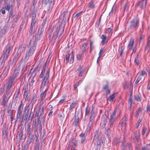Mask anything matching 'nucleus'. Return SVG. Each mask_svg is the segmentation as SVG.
I'll list each match as a JSON object with an SVG mask.
<instances>
[{
    "instance_id": "f257e3e1",
    "label": "nucleus",
    "mask_w": 150,
    "mask_h": 150,
    "mask_svg": "<svg viewBox=\"0 0 150 150\" xmlns=\"http://www.w3.org/2000/svg\"><path fill=\"white\" fill-rule=\"evenodd\" d=\"M37 13L36 10L35 9L33 12H32L30 17L32 18V23H31L30 27V33L31 36H32L34 33L35 31V23L36 21L35 20V19L36 16V14Z\"/></svg>"
},
{
    "instance_id": "f03ea898",
    "label": "nucleus",
    "mask_w": 150,
    "mask_h": 150,
    "mask_svg": "<svg viewBox=\"0 0 150 150\" xmlns=\"http://www.w3.org/2000/svg\"><path fill=\"white\" fill-rule=\"evenodd\" d=\"M11 46H9L8 47L6 50V51H3V53L1 56V58L2 59L1 62V64L4 66V64L6 60L8 58L11 50Z\"/></svg>"
},
{
    "instance_id": "7ed1b4c3",
    "label": "nucleus",
    "mask_w": 150,
    "mask_h": 150,
    "mask_svg": "<svg viewBox=\"0 0 150 150\" xmlns=\"http://www.w3.org/2000/svg\"><path fill=\"white\" fill-rule=\"evenodd\" d=\"M139 20L136 18H134L130 21L129 28L136 30L139 27Z\"/></svg>"
},
{
    "instance_id": "20e7f679",
    "label": "nucleus",
    "mask_w": 150,
    "mask_h": 150,
    "mask_svg": "<svg viewBox=\"0 0 150 150\" xmlns=\"http://www.w3.org/2000/svg\"><path fill=\"white\" fill-rule=\"evenodd\" d=\"M8 127L6 123H4L2 128V136L3 138H6L7 137L8 134Z\"/></svg>"
},
{
    "instance_id": "39448f33",
    "label": "nucleus",
    "mask_w": 150,
    "mask_h": 150,
    "mask_svg": "<svg viewBox=\"0 0 150 150\" xmlns=\"http://www.w3.org/2000/svg\"><path fill=\"white\" fill-rule=\"evenodd\" d=\"M116 111L115 110L112 114L110 116V118L109 120V124L110 127L113 126V123L114 122L115 117Z\"/></svg>"
},
{
    "instance_id": "423d86ee",
    "label": "nucleus",
    "mask_w": 150,
    "mask_h": 150,
    "mask_svg": "<svg viewBox=\"0 0 150 150\" xmlns=\"http://www.w3.org/2000/svg\"><path fill=\"white\" fill-rule=\"evenodd\" d=\"M13 8L11 5H10L9 1H5L4 3V7L2 8L5 9V10L9 11L10 9Z\"/></svg>"
},
{
    "instance_id": "0eeeda50",
    "label": "nucleus",
    "mask_w": 150,
    "mask_h": 150,
    "mask_svg": "<svg viewBox=\"0 0 150 150\" xmlns=\"http://www.w3.org/2000/svg\"><path fill=\"white\" fill-rule=\"evenodd\" d=\"M105 134L106 137H105L106 140H110L111 139V136L110 135L111 132L110 129L108 128H105Z\"/></svg>"
},
{
    "instance_id": "6e6552de",
    "label": "nucleus",
    "mask_w": 150,
    "mask_h": 150,
    "mask_svg": "<svg viewBox=\"0 0 150 150\" xmlns=\"http://www.w3.org/2000/svg\"><path fill=\"white\" fill-rule=\"evenodd\" d=\"M147 3V0H141L137 4L141 8H144L146 7Z\"/></svg>"
},
{
    "instance_id": "1a4fd4ad",
    "label": "nucleus",
    "mask_w": 150,
    "mask_h": 150,
    "mask_svg": "<svg viewBox=\"0 0 150 150\" xmlns=\"http://www.w3.org/2000/svg\"><path fill=\"white\" fill-rule=\"evenodd\" d=\"M105 141H96L94 143V144L96 147V150H97L99 146H100L99 148L101 147L103 148V147L104 144L105 143Z\"/></svg>"
},
{
    "instance_id": "9d476101",
    "label": "nucleus",
    "mask_w": 150,
    "mask_h": 150,
    "mask_svg": "<svg viewBox=\"0 0 150 150\" xmlns=\"http://www.w3.org/2000/svg\"><path fill=\"white\" fill-rule=\"evenodd\" d=\"M54 0H45L44 3L45 5L47 4L48 5V8H52L54 4Z\"/></svg>"
},
{
    "instance_id": "9b49d317",
    "label": "nucleus",
    "mask_w": 150,
    "mask_h": 150,
    "mask_svg": "<svg viewBox=\"0 0 150 150\" xmlns=\"http://www.w3.org/2000/svg\"><path fill=\"white\" fill-rule=\"evenodd\" d=\"M27 108L25 110V113L23 115V120H25V122H27L28 121V120L27 119L28 117V106L26 107Z\"/></svg>"
},
{
    "instance_id": "f8f14e48",
    "label": "nucleus",
    "mask_w": 150,
    "mask_h": 150,
    "mask_svg": "<svg viewBox=\"0 0 150 150\" xmlns=\"http://www.w3.org/2000/svg\"><path fill=\"white\" fill-rule=\"evenodd\" d=\"M100 132L99 130H97L94 133V137L93 141H99L100 139Z\"/></svg>"
},
{
    "instance_id": "ddd939ff",
    "label": "nucleus",
    "mask_w": 150,
    "mask_h": 150,
    "mask_svg": "<svg viewBox=\"0 0 150 150\" xmlns=\"http://www.w3.org/2000/svg\"><path fill=\"white\" fill-rule=\"evenodd\" d=\"M44 111V108L42 106V105H41L39 107V108L38 111V113L40 114V115L39 117V120L40 119H41L42 117Z\"/></svg>"
},
{
    "instance_id": "4468645a",
    "label": "nucleus",
    "mask_w": 150,
    "mask_h": 150,
    "mask_svg": "<svg viewBox=\"0 0 150 150\" xmlns=\"http://www.w3.org/2000/svg\"><path fill=\"white\" fill-rule=\"evenodd\" d=\"M134 40L133 39L131 38L129 40V43L128 45L127 48L129 50H133V44ZM134 50H133V51Z\"/></svg>"
},
{
    "instance_id": "2eb2a0df",
    "label": "nucleus",
    "mask_w": 150,
    "mask_h": 150,
    "mask_svg": "<svg viewBox=\"0 0 150 150\" xmlns=\"http://www.w3.org/2000/svg\"><path fill=\"white\" fill-rule=\"evenodd\" d=\"M101 38L102 39L101 41V43L102 45H103L105 43H107L108 39L107 38L106 36L104 35H102L101 37Z\"/></svg>"
},
{
    "instance_id": "dca6fc26",
    "label": "nucleus",
    "mask_w": 150,
    "mask_h": 150,
    "mask_svg": "<svg viewBox=\"0 0 150 150\" xmlns=\"http://www.w3.org/2000/svg\"><path fill=\"white\" fill-rule=\"evenodd\" d=\"M10 66L9 65L5 67V69L4 70V71L1 74V77L2 76H4V77L6 75L9 69Z\"/></svg>"
},
{
    "instance_id": "f3484780",
    "label": "nucleus",
    "mask_w": 150,
    "mask_h": 150,
    "mask_svg": "<svg viewBox=\"0 0 150 150\" xmlns=\"http://www.w3.org/2000/svg\"><path fill=\"white\" fill-rule=\"evenodd\" d=\"M3 100L1 102V104L5 106L6 105L8 102V99L7 98V96L6 95L4 94L3 96Z\"/></svg>"
},
{
    "instance_id": "a211bd4d",
    "label": "nucleus",
    "mask_w": 150,
    "mask_h": 150,
    "mask_svg": "<svg viewBox=\"0 0 150 150\" xmlns=\"http://www.w3.org/2000/svg\"><path fill=\"white\" fill-rule=\"evenodd\" d=\"M28 86V85H27ZM28 88L27 86L24 88V91L23 94V96H26L25 101H27L28 100Z\"/></svg>"
},
{
    "instance_id": "6ab92c4d",
    "label": "nucleus",
    "mask_w": 150,
    "mask_h": 150,
    "mask_svg": "<svg viewBox=\"0 0 150 150\" xmlns=\"http://www.w3.org/2000/svg\"><path fill=\"white\" fill-rule=\"evenodd\" d=\"M85 72V70L82 68H80L79 70L78 76L79 77H81L83 75Z\"/></svg>"
},
{
    "instance_id": "aec40b11",
    "label": "nucleus",
    "mask_w": 150,
    "mask_h": 150,
    "mask_svg": "<svg viewBox=\"0 0 150 150\" xmlns=\"http://www.w3.org/2000/svg\"><path fill=\"white\" fill-rule=\"evenodd\" d=\"M140 135L139 133L136 132L134 135L133 137V139L134 141L139 140Z\"/></svg>"
},
{
    "instance_id": "412c9836",
    "label": "nucleus",
    "mask_w": 150,
    "mask_h": 150,
    "mask_svg": "<svg viewBox=\"0 0 150 150\" xmlns=\"http://www.w3.org/2000/svg\"><path fill=\"white\" fill-rule=\"evenodd\" d=\"M9 12V14L8 15V20H9L10 18H12L14 16V15L13 14V9L12 8L10 9Z\"/></svg>"
},
{
    "instance_id": "4be33fe9",
    "label": "nucleus",
    "mask_w": 150,
    "mask_h": 150,
    "mask_svg": "<svg viewBox=\"0 0 150 150\" xmlns=\"http://www.w3.org/2000/svg\"><path fill=\"white\" fill-rule=\"evenodd\" d=\"M109 85L107 84L106 85L104 86L103 88V90H106V92H107V94H109L110 93V90L109 89Z\"/></svg>"
},
{
    "instance_id": "5701e85b",
    "label": "nucleus",
    "mask_w": 150,
    "mask_h": 150,
    "mask_svg": "<svg viewBox=\"0 0 150 150\" xmlns=\"http://www.w3.org/2000/svg\"><path fill=\"white\" fill-rule=\"evenodd\" d=\"M91 123H90V122H89L88 123L86 130V134H87L89 133L91 129Z\"/></svg>"
},
{
    "instance_id": "b1692460",
    "label": "nucleus",
    "mask_w": 150,
    "mask_h": 150,
    "mask_svg": "<svg viewBox=\"0 0 150 150\" xmlns=\"http://www.w3.org/2000/svg\"><path fill=\"white\" fill-rule=\"evenodd\" d=\"M35 47H30L29 50V55L31 56L33 54L35 49Z\"/></svg>"
},
{
    "instance_id": "393cba45",
    "label": "nucleus",
    "mask_w": 150,
    "mask_h": 150,
    "mask_svg": "<svg viewBox=\"0 0 150 150\" xmlns=\"http://www.w3.org/2000/svg\"><path fill=\"white\" fill-rule=\"evenodd\" d=\"M88 43H84L82 45V47L81 48V50L82 52L83 53L86 51V48L88 45Z\"/></svg>"
},
{
    "instance_id": "a878e982",
    "label": "nucleus",
    "mask_w": 150,
    "mask_h": 150,
    "mask_svg": "<svg viewBox=\"0 0 150 150\" xmlns=\"http://www.w3.org/2000/svg\"><path fill=\"white\" fill-rule=\"evenodd\" d=\"M49 71H47L46 74L45 76L44 77V79L43 80V81H45L46 82H47L49 78Z\"/></svg>"
},
{
    "instance_id": "bb28decb",
    "label": "nucleus",
    "mask_w": 150,
    "mask_h": 150,
    "mask_svg": "<svg viewBox=\"0 0 150 150\" xmlns=\"http://www.w3.org/2000/svg\"><path fill=\"white\" fill-rule=\"evenodd\" d=\"M60 29V25H58L57 27V28L56 29V31L55 32V38H57L58 37V33H59V31Z\"/></svg>"
},
{
    "instance_id": "cd10ccee",
    "label": "nucleus",
    "mask_w": 150,
    "mask_h": 150,
    "mask_svg": "<svg viewBox=\"0 0 150 150\" xmlns=\"http://www.w3.org/2000/svg\"><path fill=\"white\" fill-rule=\"evenodd\" d=\"M75 125H78L79 120V117H78V115H75L74 116Z\"/></svg>"
},
{
    "instance_id": "c85d7f7f",
    "label": "nucleus",
    "mask_w": 150,
    "mask_h": 150,
    "mask_svg": "<svg viewBox=\"0 0 150 150\" xmlns=\"http://www.w3.org/2000/svg\"><path fill=\"white\" fill-rule=\"evenodd\" d=\"M79 136L81 138V141H85L86 140L87 134L85 135L84 134L82 133Z\"/></svg>"
},
{
    "instance_id": "c756f323",
    "label": "nucleus",
    "mask_w": 150,
    "mask_h": 150,
    "mask_svg": "<svg viewBox=\"0 0 150 150\" xmlns=\"http://www.w3.org/2000/svg\"><path fill=\"white\" fill-rule=\"evenodd\" d=\"M88 8H93L95 7V5L94 2L93 1H91L88 4Z\"/></svg>"
},
{
    "instance_id": "7c9ffc66",
    "label": "nucleus",
    "mask_w": 150,
    "mask_h": 150,
    "mask_svg": "<svg viewBox=\"0 0 150 150\" xmlns=\"http://www.w3.org/2000/svg\"><path fill=\"white\" fill-rule=\"evenodd\" d=\"M72 54L71 55V58L69 61L70 64L72 63L74 61V53L72 52Z\"/></svg>"
},
{
    "instance_id": "2f4dec72",
    "label": "nucleus",
    "mask_w": 150,
    "mask_h": 150,
    "mask_svg": "<svg viewBox=\"0 0 150 150\" xmlns=\"http://www.w3.org/2000/svg\"><path fill=\"white\" fill-rule=\"evenodd\" d=\"M18 55L17 54H16L13 58L12 63H13L14 64H15L18 59Z\"/></svg>"
},
{
    "instance_id": "473e14b6",
    "label": "nucleus",
    "mask_w": 150,
    "mask_h": 150,
    "mask_svg": "<svg viewBox=\"0 0 150 150\" xmlns=\"http://www.w3.org/2000/svg\"><path fill=\"white\" fill-rule=\"evenodd\" d=\"M34 69H32L30 71V74L29 73V75H30V74H31L30 76H33V78L36 75V73H34Z\"/></svg>"
},
{
    "instance_id": "72a5a7b5",
    "label": "nucleus",
    "mask_w": 150,
    "mask_h": 150,
    "mask_svg": "<svg viewBox=\"0 0 150 150\" xmlns=\"http://www.w3.org/2000/svg\"><path fill=\"white\" fill-rule=\"evenodd\" d=\"M40 143L39 141H36L35 147V150H39Z\"/></svg>"
},
{
    "instance_id": "f704fd0d",
    "label": "nucleus",
    "mask_w": 150,
    "mask_h": 150,
    "mask_svg": "<svg viewBox=\"0 0 150 150\" xmlns=\"http://www.w3.org/2000/svg\"><path fill=\"white\" fill-rule=\"evenodd\" d=\"M126 125V122L124 121L122 119L120 122L119 125H120L122 127L124 126L125 127Z\"/></svg>"
},
{
    "instance_id": "c9c22d12",
    "label": "nucleus",
    "mask_w": 150,
    "mask_h": 150,
    "mask_svg": "<svg viewBox=\"0 0 150 150\" xmlns=\"http://www.w3.org/2000/svg\"><path fill=\"white\" fill-rule=\"evenodd\" d=\"M115 98L114 96V94L112 95L111 96H110L109 98H108L107 100H109L110 102H112L113 101V99Z\"/></svg>"
},
{
    "instance_id": "e433bc0d",
    "label": "nucleus",
    "mask_w": 150,
    "mask_h": 150,
    "mask_svg": "<svg viewBox=\"0 0 150 150\" xmlns=\"http://www.w3.org/2000/svg\"><path fill=\"white\" fill-rule=\"evenodd\" d=\"M124 147H129L130 144L128 143H126L125 141H124L122 143Z\"/></svg>"
},
{
    "instance_id": "4c0bfd02",
    "label": "nucleus",
    "mask_w": 150,
    "mask_h": 150,
    "mask_svg": "<svg viewBox=\"0 0 150 150\" xmlns=\"http://www.w3.org/2000/svg\"><path fill=\"white\" fill-rule=\"evenodd\" d=\"M70 55L69 54H66L65 59L67 61L66 63H68L69 62V59L70 57Z\"/></svg>"
},
{
    "instance_id": "58836bf2",
    "label": "nucleus",
    "mask_w": 150,
    "mask_h": 150,
    "mask_svg": "<svg viewBox=\"0 0 150 150\" xmlns=\"http://www.w3.org/2000/svg\"><path fill=\"white\" fill-rule=\"evenodd\" d=\"M23 108V107H22V103H21L18 109V112L22 113Z\"/></svg>"
},
{
    "instance_id": "ea45409f",
    "label": "nucleus",
    "mask_w": 150,
    "mask_h": 150,
    "mask_svg": "<svg viewBox=\"0 0 150 150\" xmlns=\"http://www.w3.org/2000/svg\"><path fill=\"white\" fill-rule=\"evenodd\" d=\"M47 89L46 90H45V91L42 92L40 96V97L41 98H43L44 96L45 97V96L46 94V92H47Z\"/></svg>"
},
{
    "instance_id": "a19ab883",
    "label": "nucleus",
    "mask_w": 150,
    "mask_h": 150,
    "mask_svg": "<svg viewBox=\"0 0 150 150\" xmlns=\"http://www.w3.org/2000/svg\"><path fill=\"white\" fill-rule=\"evenodd\" d=\"M76 103H72L70 105L69 109L70 110H72L75 106Z\"/></svg>"
},
{
    "instance_id": "79ce46f5",
    "label": "nucleus",
    "mask_w": 150,
    "mask_h": 150,
    "mask_svg": "<svg viewBox=\"0 0 150 150\" xmlns=\"http://www.w3.org/2000/svg\"><path fill=\"white\" fill-rule=\"evenodd\" d=\"M19 72L17 70H16L14 72L12 76H14V78L16 77L18 75Z\"/></svg>"
},
{
    "instance_id": "37998d69",
    "label": "nucleus",
    "mask_w": 150,
    "mask_h": 150,
    "mask_svg": "<svg viewBox=\"0 0 150 150\" xmlns=\"http://www.w3.org/2000/svg\"><path fill=\"white\" fill-rule=\"evenodd\" d=\"M13 85V83L8 81V84L7 87V88L8 89L10 90Z\"/></svg>"
},
{
    "instance_id": "c03bdc74",
    "label": "nucleus",
    "mask_w": 150,
    "mask_h": 150,
    "mask_svg": "<svg viewBox=\"0 0 150 150\" xmlns=\"http://www.w3.org/2000/svg\"><path fill=\"white\" fill-rule=\"evenodd\" d=\"M108 117L106 116H105L103 117L102 118V121H103V122L106 123L107 121Z\"/></svg>"
},
{
    "instance_id": "a18cd8bd",
    "label": "nucleus",
    "mask_w": 150,
    "mask_h": 150,
    "mask_svg": "<svg viewBox=\"0 0 150 150\" xmlns=\"http://www.w3.org/2000/svg\"><path fill=\"white\" fill-rule=\"evenodd\" d=\"M132 99L131 97H129L128 100V103L129 104L130 107H131L132 104Z\"/></svg>"
},
{
    "instance_id": "49530a36",
    "label": "nucleus",
    "mask_w": 150,
    "mask_h": 150,
    "mask_svg": "<svg viewBox=\"0 0 150 150\" xmlns=\"http://www.w3.org/2000/svg\"><path fill=\"white\" fill-rule=\"evenodd\" d=\"M82 82L81 80H80L78 82L75 86L74 88V90H75L76 88L80 84H81Z\"/></svg>"
},
{
    "instance_id": "de8ad7c7",
    "label": "nucleus",
    "mask_w": 150,
    "mask_h": 150,
    "mask_svg": "<svg viewBox=\"0 0 150 150\" xmlns=\"http://www.w3.org/2000/svg\"><path fill=\"white\" fill-rule=\"evenodd\" d=\"M34 117V114L33 113L31 112H30V115L29 116V120L30 119L31 120Z\"/></svg>"
},
{
    "instance_id": "09e8293b",
    "label": "nucleus",
    "mask_w": 150,
    "mask_h": 150,
    "mask_svg": "<svg viewBox=\"0 0 150 150\" xmlns=\"http://www.w3.org/2000/svg\"><path fill=\"white\" fill-rule=\"evenodd\" d=\"M134 63L137 64V65H138L139 64V59L137 57V58H135L134 61Z\"/></svg>"
},
{
    "instance_id": "8fccbe9b",
    "label": "nucleus",
    "mask_w": 150,
    "mask_h": 150,
    "mask_svg": "<svg viewBox=\"0 0 150 150\" xmlns=\"http://www.w3.org/2000/svg\"><path fill=\"white\" fill-rule=\"evenodd\" d=\"M95 117V114L93 113L91 115L90 119V121L89 122H91V123L92 122V120H93V118H94Z\"/></svg>"
},
{
    "instance_id": "3c124183",
    "label": "nucleus",
    "mask_w": 150,
    "mask_h": 150,
    "mask_svg": "<svg viewBox=\"0 0 150 150\" xmlns=\"http://www.w3.org/2000/svg\"><path fill=\"white\" fill-rule=\"evenodd\" d=\"M14 79L15 78L14 76H12L11 77L9 81L11 83H12L13 84L14 81Z\"/></svg>"
},
{
    "instance_id": "603ef678",
    "label": "nucleus",
    "mask_w": 150,
    "mask_h": 150,
    "mask_svg": "<svg viewBox=\"0 0 150 150\" xmlns=\"http://www.w3.org/2000/svg\"><path fill=\"white\" fill-rule=\"evenodd\" d=\"M74 144L75 146H76L77 145V141L75 142H73V141H70L69 143V145Z\"/></svg>"
},
{
    "instance_id": "864d4df0",
    "label": "nucleus",
    "mask_w": 150,
    "mask_h": 150,
    "mask_svg": "<svg viewBox=\"0 0 150 150\" xmlns=\"http://www.w3.org/2000/svg\"><path fill=\"white\" fill-rule=\"evenodd\" d=\"M146 74V72L144 71H142L140 73V76H144Z\"/></svg>"
},
{
    "instance_id": "5fc2aeb1",
    "label": "nucleus",
    "mask_w": 150,
    "mask_h": 150,
    "mask_svg": "<svg viewBox=\"0 0 150 150\" xmlns=\"http://www.w3.org/2000/svg\"><path fill=\"white\" fill-rule=\"evenodd\" d=\"M4 86L3 87L1 88H0V96H1L2 94L3 93V92L4 91Z\"/></svg>"
},
{
    "instance_id": "6e6d98bb",
    "label": "nucleus",
    "mask_w": 150,
    "mask_h": 150,
    "mask_svg": "<svg viewBox=\"0 0 150 150\" xmlns=\"http://www.w3.org/2000/svg\"><path fill=\"white\" fill-rule=\"evenodd\" d=\"M141 79V76H138L137 79L136 80L135 82V84H137L139 81Z\"/></svg>"
},
{
    "instance_id": "4d7b16f0",
    "label": "nucleus",
    "mask_w": 150,
    "mask_h": 150,
    "mask_svg": "<svg viewBox=\"0 0 150 150\" xmlns=\"http://www.w3.org/2000/svg\"><path fill=\"white\" fill-rule=\"evenodd\" d=\"M122 120L126 122L128 120V117L125 115L123 117Z\"/></svg>"
},
{
    "instance_id": "13d9d810",
    "label": "nucleus",
    "mask_w": 150,
    "mask_h": 150,
    "mask_svg": "<svg viewBox=\"0 0 150 150\" xmlns=\"http://www.w3.org/2000/svg\"><path fill=\"white\" fill-rule=\"evenodd\" d=\"M146 128L145 127H143V129H142V134L143 135H144L145 133V132H146Z\"/></svg>"
},
{
    "instance_id": "bf43d9fd",
    "label": "nucleus",
    "mask_w": 150,
    "mask_h": 150,
    "mask_svg": "<svg viewBox=\"0 0 150 150\" xmlns=\"http://www.w3.org/2000/svg\"><path fill=\"white\" fill-rule=\"evenodd\" d=\"M103 48H101L100 50V52H99V57H98V59H97V62H98V59L101 56V53L103 52Z\"/></svg>"
},
{
    "instance_id": "052dcab7",
    "label": "nucleus",
    "mask_w": 150,
    "mask_h": 150,
    "mask_svg": "<svg viewBox=\"0 0 150 150\" xmlns=\"http://www.w3.org/2000/svg\"><path fill=\"white\" fill-rule=\"evenodd\" d=\"M150 111V104H148L146 107V112H149Z\"/></svg>"
},
{
    "instance_id": "680f3d73",
    "label": "nucleus",
    "mask_w": 150,
    "mask_h": 150,
    "mask_svg": "<svg viewBox=\"0 0 150 150\" xmlns=\"http://www.w3.org/2000/svg\"><path fill=\"white\" fill-rule=\"evenodd\" d=\"M53 109V107L51 105H49L47 109L49 110H52Z\"/></svg>"
},
{
    "instance_id": "e2e57ef3",
    "label": "nucleus",
    "mask_w": 150,
    "mask_h": 150,
    "mask_svg": "<svg viewBox=\"0 0 150 150\" xmlns=\"http://www.w3.org/2000/svg\"><path fill=\"white\" fill-rule=\"evenodd\" d=\"M134 99L137 101H139L140 100L139 97L138 96H136L134 97Z\"/></svg>"
},
{
    "instance_id": "0e129e2a",
    "label": "nucleus",
    "mask_w": 150,
    "mask_h": 150,
    "mask_svg": "<svg viewBox=\"0 0 150 150\" xmlns=\"http://www.w3.org/2000/svg\"><path fill=\"white\" fill-rule=\"evenodd\" d=\"M21 113H20V112H18L17 114V118L18 119L20 118L21 117Z\"/></svg>"
},
{
    "instance_id": "69168bd1",
    "label": "nucleus",
    "mask_w": 150,
    "mask_h": 150,
    "mask_svg": "<svg viewBox=\"0 0 150 150\" xmlns=\"http://www.w3.org/2000/svg\"><path fill=\"white\" fill-rule=\"evenodd\" d=\"M141 110V109L140 108H138V110L136 112V116H137L138 115L139 113V112H140Z\"/></svg>"
},
{
    "instance_id": "338daca9",
    "label": "nucleus",
    "mask_w": 150,
    "mask_h": 150,
    "mask_svg": "<svg viewBox=\"0 0 150 150\" xmlns=\"http://www.w3.org/2000/svg\"><path fill=\"white\" fill-rule=\"evenodd\" d=\"M46 63H45L43 66V67L42 68V71L45 72V70L46 69Z\"/></svg>"
},
{
    "instance_id": "774afa93",
    "label": "nucleus",
    "mask_w": 150,
    "mask_h": 150,
    "mask_svg": "<svg viewBox=\"0 0 150 150\" xmlns=\"http://www.w3.org/2000/svg\"><path fill=\"white\" fill-rule=\"evenodd\" d=\"M45 84H43L42 83L41 84V86L40 87V91H43V90L45 86Z\"/></svg>"
}]
</instances>
